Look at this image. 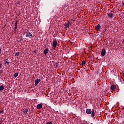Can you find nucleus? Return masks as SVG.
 Masks as SVG:
<instances>
[{"mask_svg": "<svg viewBox=\"0 0 124 124\" xmlns=\"http://www.w3.org/2000/svg\"><path fill=\"white\" fill-rule=\"evenodd\" d=\"M84 64H86V61H83L82 62V65H84Z\"/></svg>", "mask_w": 124, "mask_h": 124, "instance_id": "obj_18", "label": "nucleus"}, {"mask_svg": "<svg viewBox=\"0 0 124 124\" xmlns=\"http://www.w3.org/2000/svg\"><path fill=\"white\" fill-rule=\"evenodd\" d=\"M69 25H70V22L69 21H68V22L67 23H65V28H67V29H68L70 27Z\"/></svg>", "mask_w": 124, "mask_h": 124, "instance_id": "obj_7", "label": "nucleus"}, {"mask_svg": "<svg viewBox=\"0 0 124 124\" xmlns=\"http://www.w3.org/2000/svg\"><path fill=\"white\" fill-rule=\"evenodd\" d=\"M41 80L40 79H36L35 80V86H37L38 83L40 82Z\"/></svg>", "mask_w": 124, "mask_h": 124, "instance_id": "obj_9", "label": "nucleus"}, {"mask_svg": "<svg viewBox=\"0 0 124 124\" xmlns=\"http://www.w3.org/2000/svg\"><path fill=\"white\" fill-rule=\"evenodd\" d=\"M2 50L1 48H0V54H1Z\"/></svg>", "mask_w": 124, "mask_h": 124, "instance_id": "obj_27", "label": "nucleus"}, {"mask_svg": "<svg viewBox=\"0 0 124 124\" xmlns=\"http://www.w3.org/2000/svg\"><path fill=\"white\" fill-rule=\"evenodd\" d=\"M123 75H124V71H123Z\"/></svg>", "mask_w": 124, "mask_h": 124, "instance_id": "obj_30", "label": "nucleus"}, {"mask_svg": "<svg viewBox=\"0 0 124 124\" xmlns=\"http://www.w3.org/2000/svg\"><path fill=\"white\" fill-rule=\"evenodd\" d=\"M28 112H29L28 109H25V110H23V113L24 115H27V114H28Z\"/></svg>", "mask_w": 124, "mask_h": 124, "instance_id": "obj_12", "label": "nucleus"}, {"mask_svg": "<svg viewBox=\"0 0 124 124\" xmlns=\"http://www.w3.org/2000/svg\"><path fill=\"white\" fill-rule=\"evenodd\" d=\"M52 46L54 47V49L57 47V41L55 39L53 40Z\"/></svg>", "mask_w": 124, "mask_h": 124, "instance_id": "obj_3", "label": "nucleus"}, {"mask_svg": "<svg viewBox=\"0 0 124 124\" xmlns=\"http://www.w3.org/2000/svg\"><path fill=\"white\" fill-rule=\"evenodd\" d=\"M43 53H44V55H47V54H48V53H49V49L46 48V49L44 50Z\"/></svg>", "mask_w": 124, "mask_h": 124, "instance_id": "obj_8", "label": "nucleus"}, {"mask_svg": "<svg viewBox=\"0 0 124 124\" xmlns=\"http://www.w3.org/2000/svg\"><path fill=\"white\" fill-rule=\"evenodd\" d=\"M86 113L87 115H91L92 118H93V117L95 116L94 110L91 109V108H87L86 110Z\"/></svg>", "mask_w": 124, "mask_h": 124, "instance_id": "obj_1", "label": "nucleus"}, {"mask_svg": "<svg viewBox=\"0 0 124 124\" xmlns=\"http://www.w3.org/2000/svg\"><path fill=\"white\" fill-rule=\"evenodd\" d=\"M16 56H20V52H17L16 53Z\"/></svg>", "mask_w": 124, "mask_h": 124, "instance_id": "obj_19", "label": "nucleus"}, {"mask_svg": "<svg viewBox=\"0 0 124 124\" xmlns=\"http://www.w3.org/2000/svg\"><path fill=\"white\" fill-rule=\"evenodd\" d=\"M115 88H116V86H115V85H112L111 86L110 89L112 91H114V90H115Z\"/></svg>", "mask_w": 124, "mask_h": 124, "instance_id": "obj_13", "label": "nucleus"}, {"mask_svg": "<svg viewBox=\"0 0 124 124\" xmlns=\"http://www.w3.org/2000/svg\"><path fill=\"white\" fill-rule=\"evenodd\" d=\"M113 16H114V15H113L112 13H109L108 14V16L109 17V18H112Z\"/></svg>", "mask_w": 124, "mask_h": 124, "instance_id": "obj_11", "label": "nucleus"}, {"mask_svg": "<svg viewBox=\"0 0 124 124\" xmlns=\"http://www.w3.org/2000/svg\"><path fill=\"white\" fill-rule=\"evenodd\" d=\"M122 6H123V7H124V0L123 2H122Z\"/></svg>", "mask_w": 124, "mask_h": 124, "instance_id": "obj_25", "label": "nucleus"}, {"mask_svg": "<svg viewBox=\"0 0 124 124\" xmlns=\"http://www.w3.org/2000/svg\"><path fill=\"white\" fill-rule=\"evenodd\" d=\"M4 63L6 65H9V62L8 61H4Z\"/></svg>", "mask_w": 124, "mask_h": 124, "instance_id": "obj_17", "label": "nucleus"}, {"mask_svg": "<svg viewBox=\"0 0 124 124\" xmlns=\"http://www.w3.org/2000/svg\"><path fill=\"white\" fill-rule=\"evenodd\" d=\"M4 112V111L1 110L0 111V114H2V113H3Z\"/></svg>", "mask_w": 124, "mask_h": 124, "instance_id": "obj_24", "label": "nucleus"}, {"mask_svg": "<svg viewBox=\"0 0 124 124\" xmlns=\"http://www.w3.org/2000/svg\"><path fill=\"white\" fill-rule=\"evenodd\" d=\"M42 108V105L41 104H38L37 105V109H41Z\"/></svg>", "mask_w": 124, "mask_h": 124, "instance_id": "obj_10", "label": "nucleus"}, {"mask_svg": "<svg viewBox=\"0 0 124 124\" xmlns=\"http://www.w3.org/2000/svg\"><path fill=\"white\" fill-rule=\"evenodd\" d=\"M26 37H28V38H31L32 37V34L30 32H26Z\"/></svg>", "mask_w": 124, "mask_h": 124, "instance_id": "obj_2", "label": "nucleus"}, {"mask_svg": "<svg viewBox=\"0 0 124 124\" xmlns=\"http://www.w3.org/2000/svg\"><path fill=\"white\" fill-rule=\"evenodd\" d=\"M46 124H53V123L51 121L47 122Z\"/></svg>", "mask_w": 124, "mask_h": 124, "instance_id": "obj_20", "label": "nucleus"}, {"mask_svg": "<svg viewBox=\"0 0 124 124\" xmlns=\"http://www.w3.org/2000/svg\"><path fill=\"white\" fill-rule=\"evenodd\" d=\"M16 6H18V4H19V5H21V1H20L19 0H18V1L16 3Z\"/></svg>", "mask_w": 124, "mask_h": 124, "instance_id": "obj_15", "label": "nucleus"}, {"mask_svg": "<svg viewBox=\"0 0 124 124\" xmlns=\"http://www.w3.org/2000/svg\"><path fill=\"white\" fill-rule=\"evenodd\" d=\"M21 38L20 39L19 41H22V40H23V39H24V38H23V36L21 37Z\"/></svg>", "mask_w": 124, "mask_h": 124, "instance_id": "obj_22", "label": "nucleus"}, {"mask_svg": "<svg viewBox=\"0 0 124 124\" xmlns=\"http://www.w3.org/2000/svg\"><path fill=\"white\" fill-rule=\"evenodd\" d=\"M19 75V73H16L13 75L14 77H18V76Z\"/></svg>", "mask_w": 124, "mask_h": 124, "instance_id": "obj_14", "label": "nucleus"}, {"mask_svg": "<svg viewBox=\"0 0 124 124\" xmlns=\"http://www.w3.org/2000/svg\"><path fill=\"white\" fill-rule=\"evenodd\" d=\"M0 124H2V122H1V120H0Z\"/></svg>", "mask_w": 124, "mask_h": 124, "instance_id": "obj_28", "label": "nucleus"}, {"mask_svg": "<svg viewBox=\"0 0 124 124\" xmlns=\"http://www.w3.org/2000/svg\"><path fill=\"white\" fill-rule=\"evenodd\" d=\"M91 124H93V123H91Z\"/></svg>", "mask_w": 124, "mask_h": 124, "instance_id": "obj_31", "label": "nucleus"}, {"mask_svg": "<svg viewBox=\"0 0 124 124\" xmlns=\"http://www.w3.org/2000/svg\"><path fill=\"white\" fill-rule=\"evenodd\" d=\"M2 67V64H0V68H1Z\"/></svg>", "mask_w": 124, "mask_h": 124, "instance_id": "obj_26", "label": "nucleus"}, {"mask_svg": "<svg viewBox=\"0 0 124 124\" xmlns=\"http://www.w3.org/2000/svg\"><path fill=\"white\" fill-rule=\"evenodd\" d=\"M4 90V86L1 85L0 86V91H3Z\"/></svg>", "mask_w": 124, "mask_h": 124, "instance_id": "obj_16", "label": "nucleus"}, {"mask_svg": "<svg viewBox=\"0 0 124 124\" xmlns=\"http://www.w3.org/2000/svg\"><path fill=\"white\" fill-rule=\"evenodd\" d=\"M106 54V51H105V49L104 48L102 49L101 53V55L102 57H104Z\"/></svg>", "mask_w": 124, "mask_h": 124, "instance_id": "obj_4", "label": "nucleus"}, {"mask_svg": "<svg viewBox=\"0 0 124 124\" xmlns=\"http://www.w3.org/2000/svg\"><path fill=\"white\" fill-rule=\"evenodd\" d=\"M4 61L8 62V61H9V60H8V58H7V59L4 60Z\"/></svg>", "mask_w": 124, "mask_h": 124, "instance_id": "obj_23", "label": "nucleus"}, {"mask_svg": "<svg viewBox=\"0 0 124 124\" xmlns=\"http://www.w3.org/2000/svg\"><path fill=\"white\" fill-rule=\"evenodd\" d=\"M0 73H3L2 70H1L0 71Z\"/></svg>", "mask_w": 124, "mask_h": 124, "instance_id": "obj_29", "label": "nucleus"}, {"mask_svg": "<svg viewBox=\"0 0 124 124\" xmlns=\"http://www.w3.org/2000/svg\"><path fill=\"white\" fill-rule=\"evenodd\" d=\"M18 26V20H16L15 23L14 31L17 30V26Z\"/></svg>", "mask_w": 124, "mask_h": 124, "instance_id": "obj_6", "label": "nucleus"}, {"mask_svg": "<svg viewBox=\"0 0 124 124\" xmlns=\"http://www.w3.org/2000/svg\"><path fill=\"white\" fill-rule=\"evenodd\" d=\"M54 66L56 68H58V63H55Z\"/></svg>", "mask_w": 124, "mask_h": 124, "instance_id": "obj_21", "label": "nucleus"}, {"mask_svg": "<svg viewBox=\"0 0 124 124\" xmlns=\"http://www.w3.org/2000/svg\"><path fill=\"white\" fill-rule=\"evenodd\" d=\"M100 29H101V26L100 25V24H97V25L96 26V31H100Z\"/></svg>", "mask_w": 124, "mask_h": 124, "instance_id": "obj_5", "label": "nucleus"}]
</instances>
